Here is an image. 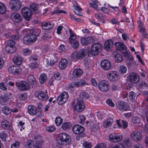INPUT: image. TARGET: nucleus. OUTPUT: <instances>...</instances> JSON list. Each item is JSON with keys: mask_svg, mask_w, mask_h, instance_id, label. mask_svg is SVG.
Segmentation results:
<instances>
[{"mask_svg": "<svg viewBox=\"0 0 148 148\" xmlns=\"http://www.w3.org/2000/svg\"><path fill=\"white\" fill-rule=\"evenodd\" d=\"M142 134L140 132L133 131L131 133L132 139L135 141H138L141 139Z\"/></svg>", "mask_w": 148, "mask_h": 148, "instance_id": "dca6fc26", "label": "nucleus"}, {"mask_svg": "<svg viewBox=\"0 0 148 148\" xmlns=\"http://www.w3.org/2000/svg\"><path fill=\"white\" fill-rule=\"evenodd\" d=\"M118 50L122 51L126 49V47L122 42H118L115 43Z\"/></svg>", "mask_w": 148, "mask_h": 148, "instance_id": "cd10ccee", "label": "nucleus"}, {"mask_svg": "<svg viewBox=\"0 0 148 148\" xmlns=\"http://www.w3.org/2000/svg\"><path fill=\"white\" fill-rule=\"evenodd\" d=\"M138 86L140 87L143 88L147 87L148 86V85L146 83L144 82H140L139 83Z\"/></svg>", "mask_w": 148, "mask_h": 148, "instance_id": "e2e57ef3", "label": "nucleus"}, {"mask_svg": "<svg viewBox=\"0 0 148 148\" xmlns=\"http://www.w3.org/2000/svg\"><path fill=\"white\" fill-rule=\"evenodd\" d=\"M69 95L68 93L64 91L62 92L58 96L57 99V102L59 105L64 104L68 100Z\"/></svg>", "mask_w": 148, "mask_h": 148, "instance_id": "39448f33", "label": "nucleus"}, {"mask_svg": "<svg viewBox=\"0 0 148 148\" xmlns=\"http://www.w3.org/2000/svg\"><path fill=\"white\" fill-rule=\"evenodd\" d=\"M11 18L13 21L17 23L20 22L22 19L21 15L16 12H13L12 14Z\"/></svg>", "mask_w": 148, "mask_h": 148, "instance_id": "4be33fe9", "label": "nucleus"}, {"mask_svg": "<svg viewBox=\"0 0 148 148\" xmlns=\"http://www.w3.org/2000/svg\"><path fill=\"white\" fill-rule=\"evenodd\" d=\"M42 28L44 29H51L54 26V24L52 22H43L41 23Z\"/></svg>", "mask_w": 148, "mask_h": 148, "instance_id": "412c9836", "label": "nucleus"}, {"mask_svg": "<svg viewBox=\"0 0 148 148\" xmlns=\"http://www.w3.org/2000/svg\"><path fill=\"white\" fill-rule=\"evenodd\" d=\"M107 76L110 81L114 82L117 80L119 74L116 71H111L107 73Z\"/></svg>", "mask_w": 148, "mask_h": 148, "instance_id": "9b49d317", "label": "nucleus"}, {"mask_svg": "<svg viewBox=\"0 0 148 148\" xmlns=\"http://www.w3.org/2000/svg\"><path fill=\"white\" fill-rule=\"evenodd\" d=\"M9 99V94L7 93L1 95L0 97V104L3 105H6Z\"/></svg>", "mask_w": 148, "mask_h": 148, "instance_id": "a211bd4d", "label": "nucleus"}, {"mask_svg": "<svg viewBox=\"0 0 148 148\" xmlns=\"http://www.w3.org/2000/svg\"><path fill=\"white\" fill-rule=\"evenodd\" d=\"M28 65L29 68L31 70H32L37 68L38 65L37 62H34L30 63Z\"/></svg>", "mask_w": 148, "mask_h": 148, "instance_id": "a18cd8bd", "label": "nucleus"}, {"mask_svg": "<svg viewBox=\"0 0 148 148\" xmlns=\"http://www.w3.org/2000/svg\"><path fill=\"white\" fill-rule=\"evenodd\" d=\"M71 126L69 122L64 123L62 125V127L64 130H67L69 129Z\"/></svg>", "mask_w": 148, "mask_h": 148, "instance_id": "79ce46f5", "label": "nucleus"}, {"mask_svg": "<svg viewBox=\"0 0 148 148\" xmlns=\"http://www.w3.org/2000/svg\"><path fill=\"white\" fill-rule=\"evenodd\" d=\"M114 55L116 58V61L118 62H120L123 61V58L121 54H119L116 52L114 53Z\"/></svg>", "mask_w": 148, "mask_h": 148, "instance_id": "ea45409f", "label": "nucleus"}, {"mask_svg": "<svg viewBox=\"0 0 148 148\" xmlns=\"http://www.w3.org/2000/svg\"><path fill=\"white\" fill-rule=\"evenodd\" d=\"M8 71L10 73L16 75L20 73L21 71L20 67L16 65H12L8 68Z\"/></svg>", "mask_w": 148, "mask_h": 148, "instance_id": "f8f14e48", "label": "nucleus"}, {"mask_svg": "<svg viewBox=\"0 0 148 148\" xmlns=\"http://www.w3.org/2000/svg\"><path fill=\"white\" fill-rule=\"evenodd\" d=\"M58 61V58L55 56L53 55L51 58L47 59V64L48 66H53Z\"/></svg>", "mask_w": 148, "mask_h": 148, "instance_id": "b1692460", "label": "nucleus"}, {"mask_svg": "<svg viewBox=\"0 0 148 148\" xmlns=\"http://www.w3.org/2000/svg\"><path fill=\"white\" fill-rule=\"evenodd\" d=\"M15 85L17 88L21 91L28 90L30 88L29 84L24 81H21L16 82Z\"/></svg>", "mask_w": 148, "mask_h": 148, "instance_id": "423d86ee", "label": "nucleus"}, {"mask_svg": "<svg viewBox=\"0 0 148 148\" xmlns=\"http://www.w3.org/2000/svg\"><path fill=\"white\" fill-rule=\"evenodd\" d=\"M62 121V119L60 116L57 117L55 120L56 124L58 126H60L61 124Z\"/></svg>", "mask_w": 148, "mask_h": 148, "instance_id": "8fccbe9b", "label": "nucleus"}, {"mask_svg": "<svg viewBox=\"0 0 148 148\" xmlns=\"http://www.w3.org/2000/svg\"><path fill=\"white\" fill-rule=\"evenodd\" d=\"M37 38L36 35L34 34H27L23 38V42L26 45H30L36 41Z\"/></svg>", "mask_w": 148, "mask_h": 148, "instance_id": "20e7f679", "label": "nucleus"}, {"mask_svg": "<svg viewBox=\"0 0 148 148\" xmlns=\"http://www.w3.org/2000/svg\"><path fill=\"white\" fill-rule=\"evenodd\" d=\"M22 52L25 56L30 55L32 53L31 50L28 48L23 49Z\"/></svg>", "mask_w": 148, "mask_h": 148, "instance_id": "6e6d98bb", "label": "nucleus"}, {"mask_svg": "<svg viewBox=\"0 0 148 148\" xmlns=\"http://www.w3.org/2000/svg\"><path fill=\"white\" fill-rule=\"evenodd\" d=\"M123 143L127 147H130L131 145L130 140L129 139H126L123 141Z\"/></svg>", "mask_w": 148, "mask_h": 148, "instance_id": "774afa93", "label": "nucleus"}, {"mask_svg": "<svg viewBox=\"0 0 148 148\" xmlns=\"http://www.w3.org/2000/svg\"><path fill=\"white\" fill-rule=\"evenodd\" d=\"M27 98V94L25 93H21L19 95V98L21 101H23Z\"/></svg>", "mask_w": 148, "mask_h": 148, "instance_id": "bf43d9fd", "label": "nucleus"}, {"mask_svg": "<svg viewBox=\"0 0 148 148\" xmlns=\"http://www.w3.org/2000/svg\"><path fill=\"white\" fill-rule=\"evenodd\" d=\"M102 46L101 44L98 43H95L92 45L90 50L88 52V55L90 56L91 55L95 56L98 55L101 51Z\"/></svg>", "mask_w": 148, "mask_h": 148, "instance_id": "7ed1b4c3", "label": "nucleus"}, {"mask_svg": "<svg viewBox=\"0 0 148 148\" xmlns=\"http://www.w3.org/2000/svg\"><path fill=\"white\" fill-rule=\"evenodd\" d=\"M76 87H80L85 85L86 83V82L82 79H78L75 82Z\"/></svg>", "mask_w": 148, "mask_h": 148, "instance_id": "e433bc0d", "label": "nucleus"}, {"mask_svg": "<svg viewBox=\"0 0 148 148\" xmlns=\"http://www.w3.org/2000/svg\"><path fill=\"white\" fill-rule=\"evenodd\" d=\"M122 139V136L121 135L110 134V135L109 139L112 142L116 143L120 141Z\"/></svg>", "mask_w": 148, "mask_h": 148, "instance_id": "aec40b11", "label": "nucleus"}, {"mask_svg": "<svg viewBox=\"0 0 148 148\" xmlns=\"http://www.w3.org/2000/svg\"><path fill=\"white\" fill-rule=\"evenodd\" d=\"M70 32V36L69 38V43L72 44L73 42L75 41L77 38L76 35L73 33L72 30L70 29L69 30Z\"/></svg>", "mask_w": 148, "mask_h": 148, "instance_id": "bb28decb", "label": "nucleus"}, {"mask_svg": "<svg viewBox=\"0 0 148 148\" xmlns=\"http://www.w3.org/2000/svg\"><path fill=\"white\" fill-rule=\"evenodd\" d=\"M127 80L129 82L135 84L138 82L140 79L138 75L135 74H133L129 75Z\"/></svg>", "mask_w": 148, "mask_h": 148, "instance_id": "6ab92c4d", "label": "nucleus"}, {"mask_svg": "<svg viewBox=\"0 0 148 148\" xmlns=\"http://www.w3.org/2000/svg\"><path fill=\"white\" fill-rule=\"evenodd\" d=\"M72 130L75 134H77L83 132L84 130V128L82 125L76 124L72 127Z\"/></svg>", "mask_w": 148, "mask_h": 148, "instance_id": "4468645a", "label": "nucleus"}, {"mask_svg": "<svg viewBox=\"0 0 148 148\" xmlns=\"http://www.w3.org/2000/svg\"><path fill=\"white\" fill-rule=\"evenodd\" d=\"M95 18L98 20L101 21L103 23H105L106 21L104 19V16L102 14L98 12L95 14Z\"/></svg>", "mask_w": 148, "mask_h": 148, "instance_id": "f704fd0d", "label": "nucleus"}, {"mask_svg": "<svg viewBox=\"0 0 148 148\" xmlns=\"http://www.w3.org/2000/svg\"><path fill=\"white\" fill-rule=\"evenodd\" d=\"M75 107L78 112H81L83 111L84 109L85 106L83 100L77 98V103Z\"/></svg>", "mask_w": 148, "mask_h": 148, "instance_id": "ddd939ff", "label": "nucleus"}, {"mask_svg": "<svg viewBox=\"0 0 148 148\" xmlns=\"http://www.w3.org/2000/svg\"><path fill=\"white\" fill-rule=\"evenodd\" d=\"M54 77L55 79L58 80L61 79V76L60 73L57 72L54 74Z\"/></svg>", "mask_w": 148, "mask_h": 148, "instance_id": "0e129e2a", "label": "nucleus"}, {"mask_svg": "<svg viewBox=\"0 0 148 148\" xmlns=\"http://www.w3.org/2000/svg\"><path fill=\"white\" fill-rule=\"evenodd\" d=\"M113 42L111 40H108L105 42L104 45V48L106 50H110L113 45Z\"/></svg>", "mask_w": 148, "mask_h": 148, "instance_id": "a878e982", "label": "nucleus"}, {"mask_svg": "<svg viewBox=\"0 0 148 148\" xmlns=\"http://www.w3.org/2000/svg\"><path fill=\"white\" fill-rule=\"evenodd\" d=\"M55 129V127L53 125L47 127L45 128L46 130L49 132H52Z\"/></svg>", "mask_w": 148, "mask_h": 148, "instance_id": "680f3d73", "label": "nucleus"}, {"mask_svg": "<svg viewBox=\"0 0 148 148\" xmlns=\"http://www.w3.org/2000/svg\"><path fill=\"white\" fill-rule=\"evenodd\" d=\"M28 112L30 114L34 115L36 114L37 110L34 106L30 105L28 106Z\"/></svg>", "mask_w": 148, "mask_h": 148, "instance_id": "473e14b6", "label": "nucleus"}, {"mask_svg": "<svg viewBox=\"0 0 148 148\" xmlns=\"http://www.w3.org/2000/svg\"><path fill=\"white\" fill-rule=\"evenodd\" d=\"M77 54L80 59L84 57L86 54V52L84 49H82L77 52Z\"/></svg>", "mask_w": 148, "mask_h": 148, "instance_id": "c03bdc74", "label": "nucleus"}, {"mask_svg": "<svg viewBox=\"0 0 148 148\" xmlns=\"http://www.w3.org/2000/svg\"><path fill=\"white\" fill-rule=\"evenodd\" d=\"M83 145L84 147L86 148H91L92 147V144L91 143L85 141L83 143Z\"/></svg>", "mask_w": 148, "mask_h": 148, "instance_id": "13d9d810", "label": "nucleus"}, {"mask_svg": "<svg viewBox=\"0 0 148 148\" xmlns=\"http://www.w3.org/2000/svg\"><path fill=\"white\" fill-rule=\"evenodd\" d=\"M139 32L142 33L143 36L145 38L148 39L147 38L148 34L146 31L145 28L144 27L141 28L140 29Z\"/></svg>", "mask_w": 148, "mask_h": 148, "instance_id": "de8ad7c7", "label": "nucleus"}, {"mask_svg": "<svg viewBox=\"0 0 148 148\" xmlns=\"http://www.w3.org/2000/svg\"><path fill=\"white\" fill-rule=\"evenodd\" d=\"M19 36L17 35H10L9 36V40L8 41L7 44L5 47L6 51L10 53H14L16 50V49L15 46V42L14 40H16L19 38Z\"/></svg>", "mask_w": 148, "mask_h": 148, "instance_id": "f257e3e1", "label": "nucleus"}, {"mask_svg": "<svg viewBox=\"0 0 148 148\" xmlns=\"http://www.w3.org/2000/svg\"><path fill=\"white\" fill-rule=\"evenodd\" d=\"M6 11V9L5 5L2 3H0V14H3Z\"/></svg>", "mask_w": 148, "mask_h": 148, "instance_id": "603ef678", "label": "nucleus"}, {"mask_svg": "<svg viewBox=\"0 0 148 148\" xmlns=\"http://www.w3.org/2000/svg\"><path fill=\"white\" fill-rule=\"evenodd\" d=\"M21 14L26 20L29 21L30 20L32 13L29 8L24 7L21 10Z\"/></svg>", "mask_w": 148, "mask_h": 148, "instance_id": "6e6552de", "label": "nucleus"}, {"mask_svg": "<svg viewBox=\"0 0 148 148\" xmlns=\"http://www.w3.org/2000/svg\"><path fill=\"white\" fill-rule=\"evenodd\" d=\"M89 98L88 94L86 92H81L79 93V97L77 98L82 100V99H87Z\"/></svg>", "mask_w": 148, "mask_h": 148, "instance_id": "c9c22d12", "label": "nucleus"}, {"mask_svg": "<svg viewBox=\"0 0 148 148\" xmlns=\"http://www.w3.org/2000/svg\"><path fill=\"white\" fill-rule=\"evenodd\" d=\"M113 122V120L111 118H109L106 120L103 123V126L106 128L110 126Z\"/></svg>", "mask_w": 148, "mask_h": 148, "instance_id": "58836bf2", "label": "nucleus"}, {"mask_svg": "<svg viewBox=\"0 0 148 148\" xmlns=\"http://www.w3.org/2000/svg\"><path fill=\"white\" fill-rule=\"evenodd\" d=\"M117 108L120 111H126L129 107V105L126 102L121 101L118 102L116 105Z\"/></svg>", "mask_w": 148, "mask_h": 148, "instance_id": "2eb2a0df", "label": "nucleus"}, {"mask_svg": "<svg viewBox=\"0 0 148 148\" xmlns=\"http://www.w3.org/2000/svg\"><path fill=\"white\" fill-rule=\"evenodd\" d=\"M63 13L64 14H66L67 13L66 11L62 10H60L58 8H56L52 12V14H60V13Z\"/></svg>", "mask_w": 148, "mask_h": 148, "instance_id": "09e8293b", "label": "nucleus"}, {"mask_svg": "<svg viewBox=\"0 0 148 148\" xmlns=\"http://www.w3.org/2000/svg\"><path fill=\"white\" fill-rule=\"evenodd\" d=\"M30 7L34 11H36L38 10V5L35 3H31L29 5Z\"/></svg>", "mask_w": 148, "mask_h": 148, "instance_id": "864d4df0", "label": "nucleus"}, {"mask_svg": "<svg viewBox=\"0 0 148 148\" xmlns=\"http://www.w3.org/2000/svg\"><path fill=\"white\" fill-rule=\"evenodd\" d=\"M56 140L57 144L61 145L70 144L71 142L70 137L64 133L58 134L56 137Z\"/></svg>", "mask_w": 148, "mask_h": 148, "instance_id": "f03ea898", "label": "nucleus"}, {"mask_svg": "<svg viewBox=\"0 0 148 148\" xmlns=\"http://www.w3.org/2000/svg\"><path fill=\"white\" fill-rule=\"evenodd\" d=\"M122 55L125 58L129 60L133 61L134 60V58L132 57L129 52L127 51H123L122 52Z\"/></svg>", "mask_w": 148, "mask_h": 148, "instance_id": "72a5a7b5", "label": "nucleus"}, {"mask_svg": "<svg viewBox=\"0 0 148 148\" xmlns=\"http://www.w3.org/2000/svg\"><path fill=\"white\" fill-rule=\"evenodd\" d=\"M132 121L134 123H138L140 122V119L136 116H134L132 118Z\"/></svg>", "mask_w": 148, "mask_h": 148, "instance_id": "338daca9", "label": "nucleus"}, {"mask_svg": "<svg viewBox=\"0 0 148 148\" xmlns=\"http://www.w3.org/2000/svg\"><path fill=\"white\" fill-rule=\"evenodd\" d=\"M72 58L73 59L76 60L77 59H80L79 57L77 54V52L75 51L73 52L71 56Z\"/></svg>", "mask_w": 148, "mask_h": 148, "instance_id": "69168bd1", "label": "nucleus"}, {"mask_svg": "<svg viewBox=\"0 0 148 148\" xmlns=\"http://www.w3.org/2000/svg\"><path fill=\"white\" fill-rule=\"evenodd\" d=\"M81 41L83 45H87L92 42V39L90 37L85 38L82 37L81 38Z\"/></svg>", "mask_w": 148, "mask_h": 148, "instance_id": "393cba45", "label": "nucleus"}, {"mask_svg": "<svg viewBox=\"0 0 148 148\" xmlns=\"http://www.w3.org/2000/svg\"><path fill=\"white\" fill-rule=\"evenodd\" d=\"M21 2L20 0H11L10 2V6L14 11H17L21 8Z\"/></svg>", "mask_w": 148, "mask_h": 148, "instance_id": "0eeeda50", "label": "nucleus"}, {"mask_svg": "<svg viewBox=\"0 0 148 148\" xmlns=\"http://www.w3.org/2000/svg\"><path fill=\"white\" fill-rule=\"evenodd\" d=\"M0 137L3 141H5L6 138L8 137V135L4 131H2L0 134Z\"/></svg>", "mask_w": 148, "mask_h": 148, "instance_id": "4d7b16f0", "label": "nucleus"}, {"mask_svg": "<svg viewBox=\"0 0 148 148\" xmlns=\"http://www.w3.org/2000/svg\"><path fill=\"white\" fill-rule=\"evenodd\" d=\"M86 118L84 115H80L78 118V120L80 123L83 124L85 122Z\"/></svg>", "mask_w": 148, "mask_h": 148, "instance_id": "5fc2aeb1", "label": "nucleus"}, {"mask_svg": "<svg viewBox=\"0 0 148 148\" xmlns=\"http://www.w3.org/2000/svg\"><path fill=\"white\" fill-rule=\"evenodd\" d=\"M1 126L4 129H10L12 127L11 123L6 120H4L2 122Z\"/></svg>", "mask_w": 148, "mask_h": 148, "instance_id": "c85d7f7f", "label": "nucleus"}, {"mask_svg": "<svg viewBox=\"0 0 148 148\" xmlns=\"http://www.w3.org/2000/svg\"><path fill=\"white\" fill-rule=\"evenodd\" d=\"M34 142L32 140H29L27 141L25 145V148H31L33 145Z\"/></svg>", "mask_w": 148, "mask_h": 148, "instance_id": "3c124183", "label": "nucleus"}, {"mask_svg": "<svg viewBox=\"0 0 148 148\" xmlns=\"http://www.w3.org/2000/svg\"><path fill=\"white\" fill-rule=\"evenodd\" d=\"M101 66L103 69L106 70H110L111 67L110 62L107 60H104L101 62Z\"/></svg>", "mask_w": 148, "mask_h": 148, "instance_id": "f3484780", "label": "nucleus"}, {"mask_svg": "<svg viewBox=\"0 0 148 148\" xmlns=\"http://www.w3.org/2000/svg\"><path fill=\"white\" fill-rule=\"evenodd\" d=\"M28 82L32 85V88H34L37 86V82L35 78L34 75H31L28 76L27 79Z\"/></svg>", "mask_w": 148, "mask_h": 148, "instance_id": "5701e85b", "label": "nucleus"}, {"mask_svg": "<svg viewBox=\"0 0 148 148\" xmlns=\"http://www.w3.org/2000/svg\"><path fill=\"white\" fill-rule=\"evenodd\" d=\"M47 79V76L45 73L41 74L39 78V82L40 84H43Z\"/></svg>", "mask_w": 148, "mask_h": 148, "instance_id": "4c0bfd02", "label": "nucleus"}, {"mask_svg": "<svg viewBox=\"0 0 148 148\" xmlns=\"http://www.w3.org/2000/svg\"><path fill=\"white\" fill-rule=\"evenodd\" d=\"M35 94L38 99L40 100L46 101L49 98V97L42 90H37L35 92Z\"/></svg>", "mask_w": 148, "mask_h": 148, "instance_id": "9d476101", "label": "nucleus"}, {"mask_svg": "<svg viewBox=\"0 0 148 148\" xmlns=\"http://www.w3.org/2000/svg\"><path fill=\"white\" fill-rule=\"evenodd\" d=\"M2 110L5 114L8 115L11 112L12 109L7 106H5L3 108Z\"/></svg>", "mask_w": 148, "mask_h": 148, "instance_id": "a19ab883", "label": "nucleus"}, {"mask_svg": "<svg viewBox=\"0 0 148 148\" xmlns=\"http://www.w3.org/2000/svg\"><path fill=\"white\" fill-rule=\"evenodd\" d=\"M82 70L80 68L75 69L73 72V75L75 77H77L80 76L83 73Z\"/></svg>", "mask_w": 148, "mask_h": 148, "instance_id": "2f4dec72", "label": "nucleus"}, {"mask_svg": "<svg viewBox=\"0 0 148 148\" xmlns=\"http://www.w3.org/2000/svg\"><path fill=\"white\" fill-rule=\"evenodd\" d=\"M109 85L108 82L106 80L100 81L98 84V87L100 90L106 92L109 90Z\"/></svg>", "mask_w": 148, "mask_h": 148, "instance_id": "1a4fd4ad", "label": "nucleus"}, {"mask_svg": "<svg viewBox=\"0 0 148 148\" xmlns=\"http://www.w3.org/2000/svg\"><path fill=\"white\" fill-rule=\"evenodd\" d=\"M119 69H120L119 71L120 73L121 74H124L127 71V68L124 65L120 66Z\"/></svg>", "mask_w": 148, "mask_h": 148, "instance_id": "052dcab7", "label": "nucleus"}, {"mask_svg": "<svg viewBox=\"0 0 148 148\" xmlns=\"http://www.w3.org/2000/svg\"><path fill=\"white\" fill-rule=\"evenodd\" d=\"M13 60L15 64L17 65H20L21 64L23 60L22 57L20 56L17 55L14 57Z\"/></svg>", "mask_w": 148, "mask_h": 148, "instance_id": "7c9ffc66", "label": "nucleus"}, {"mask_svg": "<svg viewBox=\"0 0 148 148\" xmlns=\"http://www.w3.org/2000/svg\"><path fill=\"white\" fill-rule=\"evenodd\" d=\"M67 64V61L66 59H62L59 63V67L61 70L64 69L66 66Z\"/></svg>", "mask_w": 148, "mask_h": 148, "instance_id": "c756f323", "label": "nucleus"}, {"mask_svg": "<svg viewBox=\"0 0 148 148\" xmlns=\"http://www.w3.org/2000/svg\"><path fill=\"white\" fill-rule=\"evenodd\" d=\"M99 124H94L91 127V130L92 132H96L99 130Z\"/></svg>", "mask_w": 148, "mask_h": 148, "instance_id": "37998d69", "label": "nucleus"}, {"mask_svg": "<svg viewBox=\"0 0 148 148\" xmlns=\"http://www.w3.org/2000/svg\"><path fill=\"white\" fill-rule=\"evenodd\" d=\"M136 96V94L133 91H131L129 93V97L131 101H133L134 100Z\"/></svg>", "mask_w": 148, "mask_h": 148, "instance_id": "49530a36", "label": "nucleus"}]
</instances>
